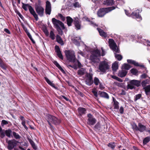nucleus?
<instances>
[{"instance_id": "13d9d810", "label": "nucleus", "mask_w": 150, "mask_h": 150, "mask_svg": "<svg viewBox=\"0 0 150 150\" xmlns=\"http://www.w3.org/2000/svg\"><path fill=\"white\" fill-rule=\"evenodd\" d=\"M59 16L61 18L62 20V21H64L65 20V17H64L61 14H60Z\"/></svg>"}, {"instance_id": "49530a36", "label": "nucleus", "mask_w": 150, "mask_h": 150, "mask_svg": "<svg viewBox=\"0 0 150 150\" xmlns=\"http://www.w3.org/2000/svg\"><path fill=\"white\" fill-rule=\"evenodd\" d=\"M11 131L10 130H6L5 131L6 135L9 137H10L11 136Z\"/></svg>"}, {"instance_id": "1a4fd4ad", "label": "nucleus", "mask_w": 150, "mask_h": 150, "mask_svg": "<svg viewBox=\"0 0 150 150\" xmlns=\"http://www.w3.org/2000/svg\"><path fill=\"white\" fill-rule=\"evenodd\" d=\"M93 75L92 73H87L86 75V79L85 82L86 84L91 86L92 85L93 83Z\"/></svg>"}, {"instance_id": "6e6d98bb", "label": "nucleus", "mask_w": 150, "mask_h": 150, "mask_svg": "<svg viewBox=\"0 0 150 150\" xmlns=\"http://www.w3.org/2000/svg\"><path fill=\"white\" fill-rule=\"evenodd\" d=\"M101 50H102V52L101 53V55L102 56H103L104 55H105V52L103 48H101Z\"/></svg>"}, {"instance_id": "864d4df0", "label": "nucleus", "mask_w": 150, "mask_h": 150, "mask_svg": "<svg viewBox=\"0 0 150 150\" xmlns=\"http://www.w3.org/2000/svg\"><path fill=\"white\" fill-rule=\"evenodd\" d=\"M74 6L76 7H79V4L78 2H75L74 4Z\"/></svg>"}, {"instance_id": "37998d69", "label": "nucleus", "mask_w": 150, "mask_h": 150, "mask_svg": "<svg viewBox=\"0 0 150 150\" xmlns=\"http://www.w3.org/2000/svg\"><path fill=\"white\" fill-rule=\"evenodd\" d=\"M108 146L111 148L112 149H114L115 146V143L113 142L109 144L108 145Z\"/></svg>"}, {"instance_id": "72a5a7b5", "label": "nucleus", "mask_w": 150, "mask_h": 150, "mask_svg": "<svg viewBox=\"0 0 150 150\" xmlns=\"http://www.w3.org/2000/svg\"><path fill=\"white\" fill-rule=\"evenodd\" d=\"M114 107V108L118 109L119 108V103L116 100H113Z\"/></svg>"}, {"instance_id": "9b49d317", "label": "nucleus", "mask_w": 150, "mask_h": 150, "mask_svg": "<svg viewBox=\"0 0 150 150\" xmlns=\"http://www.w3.org/2000/svg\"><path fill=\"white\" fill-rule=\"evenodd\" d=\"M88 117L87 123L90 125H94L96 123V119L91 114H88Z\"/></svg>"}, {"instance_id": "69168bd1", "label": "nucleus", "mask_w": 150, "mask_h": 150, "mask_svg": "<svg viewBox=\"0 0 150 150\" xmlns=\"http://www.w3.org/2000/svg\"><path fill=\"white\" fill-rule=\"evenodd\" d=\"M19 148L20 149L22 150H26V148H23L21 146H19Z\"/></svg>"}, {"instance_id": "6e6552de", "label": "nucleus", "mask_w": 150, "mask_h": 150, "mask_svg": "<svg viewBox=\"0 0 150 150\" xmlns=\"http://www.w3.org/2000/svg\"><path fill=\"white\" fill-rule=\"evenodd\" d=\"M140 85V82L138 80H133L130 81L129 84L127 85V88L132 89L134 88V86L138 87Z\"/></svg>"}, {"instance_id": "b1692460", "label": "nucleus", "mask_w": 150, "mask_h": 150, "mask_svg": "<svg viewBox=\"0 0 150 150\" xmlns=\"http://www.w3.org/2000/svg\"><path fill=\"white\" fill-rule=\"evenodd\" d=\"M86 72L85 69L82 68L78 70L77 73L78 75L81 76L84 74Z\"/></svg>"}, {"instance_id": "f257e3e1", "label": "nucleus", "mask_w": 150, "mask_h": 150, "mask_svg": "<svg viewBox=\"0 0 150 150\" xmlns=\"http://www.w3.org/2000/svg\"><path fill=\"white\" fill-rule=\"evenodd\" d=\"M108 42L110 48L112 49L115 54V58L119 61L121 60L122 59V57L121 55L115 53H119L120 51L114 40L112 39H109Z\"/></svg>"}, {"instance_id": "a878e982", "label": "nucleus", "mask_w": 150, "mask_h": 150, "mask_svg": "<svg viewBox=\"0 0 150 150\" xmlns=\"http://www.w3.org/2000/svg\"><path fill=\"white\" fill-rule=\"evenodd\" d=\"M127 62L128 63H130L134 64V66H139V65L138 63L136 62L135 61L131 60V59H127Z\"/></svg>"}, {"instance_id": "473e14b6", "label": "nucleus", "mask_w": 150, "mask_h": 150, "mask_svg": "<svg viewBox=\"0 0 150 150\" xmlns=\"http://www.w3.org/2000/svg\"><path fill=\"white\" fill-rule=\"evenodd\" d=\"M54 64L59 68V69L62 72H64L63 69L62 68L59 64L56 61H55L54 63Z\"/></svg>"}, {"instance_id": "052dcab7", "label": "nucleus", "mask_w": 150, "mask_h": 150, "mask_svg": "<svg viewBox=\"0 0 150 150\" xmlns=\"http://www.w3.org/2000/svg\"><path fill=\"white\" fill-rule=\"evenodd\" d=\"M126 94V92L124 90H122L121 93H120V94L121 95H125Z\"/></svg>"}, {"instance_id": "8fccbe9b", "label": "nucleus", "mask_w": 150, "mask_h": 150, "mask_svg": "<svg viewBox=\"0 0 150 150\" xmlns=\"http://www.w3.org/2000/svg\"><path fill=\"white\" fill-rule=\"evenodd\" d=\"M115 84L116 86L120 87H122L123 84L122 83H120L119 82H115Z\"/></svg>"}, {"instance_id": "4d7b16f0", "label": "nucleus", "mask_w": 150, "mask_h": 150, "mask_svg": "<svg viewBox=\"0 0 150 150\" xmlns=\"http://www.w3.org/2000/svg\"><path fill=\"white\" fill-rule=\"evenodd\" d=\"M1 133V138H3L5 136V134L4 132H3L2 131L0 132Z\"/></svg>"}, {"instance_id": "58836bf2", "label": "nucleus", "mask_w": 150, "mask_h": 150, "mask_svg": "<svg viewBox=\"0 0 150 150\" xmlns=\"http://www.w3.org/2000/svg\"><path fill=\"white\" fill-rule=\"evenodd\" d=\"M50 37L52 40L55 39V35L52 31H51L50 33Z\"/></svg>"}, {"instance_id": "39448f33", "label": "nucleus", "mask_w": 150, "mask_h": 150, "mask_svg": "<svg viewBox=\"0 0 150 150\" xmlns=\"http://www.w3.org/2000/svg\"><path fill=\"white\" fill-rule=\"evenodd\" d=\"M110 67L108 62L106 61L101 62L99 64V69L101 72H105Z\"/></svg>"}, {"instance_id": "2eb2a0df", "label": "nucleus", "mask_w": 150, "mask_h": 150, "mask_svg": "<svg viewBox=\"0 0 150 150\" xmlns=\"http://www.w3.org/2000/svg\"><path fill=\"white\" fill-rule=\"evenodd\" d=\"M28 9L31 14L33 16L35 19L37 21H38V16L36 13L33 7L31 6H29L28 7Z\"/></svg>"}, {"instance_id": "79ce46f5", "label": "nucleus", "mask_w": 150, "mask_h": 150, "mask_svg": "<svg viewBox=\"0 0 150 150\" xmlns=\"http://www.w3.org/2000/svg\"><path fill=\"white\" fill-rule=\"evenodd\" d=\"M0 66H1L3 69H6L5 66L3 63V62L0 58Z\"/></svg>"}, {"instance_id": "a19ab883", "label": "nucleus", "mask_w": 150, "mask_h": 150, "mask_svg": "<svg viewBox=\"0 0 150 150\" xmlns=\"http://www.w3.org/2000/svg\"><path fill=\"white\" fill-rule=\"evenodd\" d=\"M141 96L142 95L141 94H139L137 95H136L134 99V101H136L138 100L139 99Z\"/></svg>"}, {"instance_id": "bf43d9fd", "label": "nucleus", "mask_w": 150, "mask_h": 150, "mask_svg": "<svg viewBox=\"0 0 150 150\" xmlns=\"http://www.w3.org/2000/svg\"><path fill=\"white\" fill-rule=\"evenodd\" d=\"M23 8L25 10H27V6L26 5H25L23 4V5L22 6Z\"/></svg>"}, {"instance_id": "dca6fc26", "label": "nucleus", "mask_w": 150, "mask_h": 150, "mask_svg": "<svg viewBox=\"0 0 150 150\" xmlns=\"http://www.w3.org/2000/svg\"><path fill=\"white\" fill-rule=\"evenodd\" d=\"M127 72L126 70L122 69V70L119 71L118 74V76L122 77L125 76L127 73Z\"/></svg>"}, {"instance_id": "a18cd8bd", "label": "nucleus", "mask_w": 150, "mask_h": 150, "mask_svg": "<svg viewBox=\"0 0 150 150\" xmlns=\"http://www.w3.org/2000/svg\"><path fill=\"white\" fill-rule=\"evenodd\" d=\"M131 72L133 74L135 75L137 73L138 71L136 69H133L131 70Z\"/></svg>"}, {"instance_id": "f8f14e48", "label": "nucleus", "mask_w": 150, "mask_h": 150, "mask_svg": "<svg viewBox=\"0 0 150 150\" xmlns=\"http://www.w3.org/2000/svg\"><path fill=\"white\" fill-rule=\"evenodd\" d=\"M18 142L15 140H13L8 141V149L9 150H12L14 146H16Z\"/></svg>"}, {"instance_id": "cd10ccee", "label": "nucleus", "mask_w": 150, "mask_h": 150, "mask_svg": "<svg viewBox=\"0 0 150 150\" xmlns=\"http://www.w3.org/2000/svg\"><path fill=\"white\" fill-rule=\"evenodd\" d=\"M78 112L79 114L82 115L86 113V110L84 108H79L78 109Z\"/></svg>"}, {"instance_id": "09e8293b", "label": "nucleus", "mask_w": 150, "mask_h": 150, "mask_svg": "<svg viewBox=\"0 0 150 150\" xmlns=\"http://www.w3.org/2000/svg\"><path fill=\"white\" fill-rule=\"evenodd\" d=\"M8 122L4 120H3L1 121V125L3 126L4 125L8 124Z\"/></svg>"}, {"instance_id": "aec40b11", "label": "nucleus", "mask_w": 150, "mask_h": 150, "mask_svg": "<svg viewBox=\"0 0 150 150\" xmlns=\"http://www.w3.org/2000/svg\"><path fill=\"white\" fill-rule=\"evenodd\" d=\"M97 29L98 30L99 33V34L101 36L105 38L107 37V34H106V33L103 30L99 28H97Z\"/></svg>"}, {"instance_id": "4c0bfd02", "label": "nucleus", "mask_w": 150, "mask_h": 150, "mask_svg": "<svg viewBox=\"0 0 150 150\" xmlns=\"http://www.w3.org/2000/svg\"><path fill=\"white\" fill-rule=\"evenodd\" d=\"M132 127L134 131H138V126L135 123L133 124L132 125Z\"/></svg>"}, {"instance_id": "bb28decb", "label": "nucleus", "mask_w": 150, "mask_h": 150, "mask_svg": "<svg viewBox=\"0 0 150 150\" xmlns=\"http://www.w3.org/2000/svg\"><path fill=\"white\" fill-rule=\"evenodd\" d=\"M67 23L69 26L71 25V23L73 21L72 19L69 16L67 17Z\"/></svg>"}, {"instance_id": "9d476101", "label": "nucleus", "mask_w": 150, "mask_h": 150, "mask_svg": "<svg viewBox=\"0 0 150 150\" xmlns=\"http://www.w3.org/2000/svg\"><path fill=\"white\" fill-rule=\"evenodd\" d=\"M100 55V51L98 50H95L93 52L92 55L90 57V59L93 61H95V59Z\"/></svg>"}, {"instance_id": "4be33fe9", "label": "nucleus", "mask_w": 150, "mask_h": 150, "mask_svg": "<svg viewBox=\"0 0 150 150\" xmlns=\"http://www.w3.org/2000/svg\"><path fill=\"white\" fill-rule=\"evenodd\" d=\"M103 1L104 4L107 5H112L113 4V0H103Z\"/></svg>"}, {"instance_id": "5701e85b", "label": "nucleus", "mask_w": 150, "mask_h": 150, "mask_svg": "<svg viewBox=\"0 0 150 150\" xmlns=\"http://www.w3.org/2000/svg\"><path fill=\"white\" fill-rule=\"evenodd\" d=\"M118 62H115L112 65V68L113 71H115L118 69Z\"/></svg>"}, {"instance_id": "423d86ee", "label": "nucleus", "mask_w": 150, "mask_h": 150, "mask_svg": "<svg viewBox=\"0 0 150 150\" xmlns=\"http://www.w3.org/2000/svg\"><path fill=\"white\" fill-rule=\"evenodd\" d=\"M52 21L54 27L57 29H60V27L63 29H64V24L62 22L54 18H52Z\"/></svg>"}, {"instance_id": "412c9836", "label": "nucleus", "mask_w": 150, "mask_h": 150, "mask_svg": "<svg viewBox=\"0 0 150 150\" xmlns=\"http://www.w3.org/2000/svg\"><path fill=\"white\" fill-rule=\"evenodd\" d=\"M138 129L141 132H142L145 130L146 127L145 126L142 125V124L139 123L138 125Z\"/></svg>"}, {"instance_id": "3c124183", "label": "nucleus", "mask_w": 150, "mask_h": 150, "mask_svg": "<svg viewBox=\"0 0 150 150\" xmlns=\"http://www.w3.org/2000/svg\"><path fill=\"white\" fill-rule=\"evenodd\" d=\"M90 24L93 27L97 26H98L95 23L92 21L90 22Z\"/></svg>"}, {"instance_id": "c03bdc74", "label": "nucleus", "mask_w": 150, "mask_h": 150, "mask_svg": "<svg viewBox=\"0 0 150 150\" xmlns=\"http://www.w3.org/2000/svg\"><path fill=\"white\" fill-rule=\"evenodd\" d=\"M13 136L16 139H18L20 138V137L19 135L15 132H13Z\"/></svg>"}, {"instance_id": "5fc2aeb1", "label": "nucleus", "mask_w": 150, "mask_h": 150, "mask_svg": "<svg viewBox=\"0 0 150 150\" xmlns=\"http://www.w3.org/2000/svg\"><path fill=\"white\" fill-rule=\"evenodd\" d=\"M120 111L121 114H122L124 112V109L122 107H121L120 109Z\"/></svg>"}, {"instance_id": "338daca9", "label": "nucleus", "mask_w": 150, "mask_h": 150, "mask_svg": "<svg viewBox=\"0 0 150 150\" xmlns=\"http://www.w3.org/2000/svg\"><path fill=\"white\" fill-rule=\"evenodd\" d=\"M19 148L20 149L22 150H26V148H23L21 146H19Z\"/></svg>"}, {"instance_id": "680f3d73", "label": "nucleus", "mask_w": 150, "mask_h": 150, "mask_svg": "<svg viewBox=\"0 0 150 150\" xmlns=\"http://www.w3.org/2000/svg\"><path fill=\"white\" fill-rule=\"evenodd\" d=\"M83 19L84 21H89V19L86 17H83Z\"/></svg>"}, {"instance_id": "de8ad7c7", "label": "nucleus", "mask_w": 150, "mask_h": 150, "mask_svg": "<svg viewBox=\"0 0 150 150\" xmlns=\"http://www.w3.org/2000/svg\"><path fill=\"white\" fill-rule=\"evenodd\" d=\"M92 92L94 94V95L96 97H97L98 94L97 90L95 89H93L92 90Z\"/></svg>"}, {"instance_id": "e433bc0d", "label": "nucleus", "mask_w": 150, "mask_h": 150, "mask_svg": "<svg viewBox=\"0 0 150 150\" xmlns=\"http://www.w3.org/2000/svg\"><path fill=\"white\" fill-rule=\"evenodd\" d=\"M146 94L150 91V85L144 88Z\"/></svg>"}, {"instance_id": "f03ea898", "label": "nucleus", "mask_w": 150, "mask_h": 150, "mask_svg": "<svg viewBox=\"0 0 150 150\" xmlns=\"http://www.w3.org/2000/svg\"><path fill=\"white\" fill-rule=\"evenodd\" d=\"M46 119L49 124L51 127H52V124L58 125L60 123V120L55 116L50 115H47L46 116Z\"/></svg>"}, {"instance_id": "c85d7f7f", "label": "nucleus", "mask_w": 150, "mask_h": 150, "mask_svg": "<svg viewBox=\"0 0 150 150\" xmlns=\"http://www.w3.org/2000/svg\"><path fill=\"white\" fill-rule=\"evenodd\" d=\"M80 39L81 38L80 37H78V38L77 37H75V38L73 40V42L75 45L77 46H79L80 45V43L79 41L77 40H80Z\"/></svg>"}, {"instance_id": "603ef678", "label": "nucleus", "mask_w": 150, "mask_h": 150, "mask_svg": "<svg viewBox=\"0 0 150 150\" xmlns=\"http://www.w3.org/2000/svg\"><path fill=\"white\" fill-rule=\"evenodd\" d=\"M26 33L27 34V35L28 36L29 38L30 39V40H31L32 39H33L30 34L28 32V31L27 30L26 31Z\"/></svg>"}, {"instance_id": "e2e57ef3", "label": "nucleus", "mask_w": 150, "mask_h": 150, "mask_svg": "<svg viewBox=\"0 0 150 150\" xmlns=\"http://www.w3.org/2000/svg\"><path fill=\"white\" fill-rule=\"evenodd\" d=\"M4 31L6 32V33H8V34H10V32L7 29H4Z\"/></svg>"}, {"instance_id": "f3484780", "label": "nucleus", "mask_w": 150, "mask_h": 150, "mask_svg": "<svg viewBox=\"0 0 150 150\" xmlns=\"http://www.w3.org/2000/svg\"><path fill=\"white\" fill-rule=\"evenodd\" d=\"M55 49L56 52L57 53L58 56L61 59H63V57L60 50L59 47L57 46H55Z\"/></svg>"}, {"instance_id": "2f4dec72", "label": "nucleus", "mask_w": 150, "mask_h": 150, "mask_svg": "<svg viewBox=\"0 0 150 150\" xmlns=\"http://www.w3.org/2000/svg\"><path fill=\"white\" fill-rule=\"evenodd\" d=\"M122 69H125L126 70H129L131 68L130 65L128 64H124L122 66Z\"/></svg>"}, {"instance_id": "774afa93", "label": "nucleus", "mask_w": 150, "mask_h": 150, "mask_svg": "<svg viewBox=\"0 0 150 150\" xmlns=\"http://www.w3.org/2000/svg\"><path fill=\"white\" fill-rule=\"evenodd\" d=\"M116 80H117L118 81H119V82H122L123 81L122 80V79L118 78V77H117Z\"/></svg>"}, {"instance_id": "4468645a", "label": "nucleus", "mask_w": 150, "mask_h": 150, "mask_svg": "<svg viewBox=\"0 0 150 150\" xmlns=\"http://www.w3.org/2000/svg\"><path fill=\"white\" fill-rule=\"evenodd\" d=\"M51 9L50 3L48 1H47L46 2V13L47 14L50 15L51 13Z\"/></svg>"}, {"instance_id": "ea45409f", "label": "nucleus", "mask_w": 150, "mask_h": 150, "mask_svg": "<svg viewBox=\"0 0 150 150\" xmlns=\"http://www.w3.org/2000/svg\"><path fill=\"white\" fill-rule=\"evenodd\" d=\"M150 140V137H147L145 138L144 140H143V143L144 144H146L147 143H148Z\"/></svg>"}, {"instance_id": "c9c22d12", "label": "nucleus", "mask_w": 150, "mask_h": 150, "mask_svg": "<svg viewBox=\"0 0 150 150\" xmlns=\"http://www.w3.org/2000/svg\"><path fill=\"white\" fill-rule=\"evenodd\" d=\"M149 80L146 79L142 81V85L143 87H144L145 86L146 84H149Z\"/></svg>"}, {"instance_id": "c756f323", "label": "nucleus", "mask_w": 150, "mask_h": 150, "mask_svg": "<svg viewBox=\"0 0 150 150\" xmlns=\"http://www.w3.org/2000/svg\"><path fill=\"white\" fill-rule=\"evenodd\" d=\"M28 140L29 142L30 143V144H31V145L32 146L33 148L35 150L36 149L37 147L36 146L35 143L33 141V140L32 139H31L29 138H28Z\"/></svg>"}, {"instance_id": "7c9ffc66", "label": "nucleus", "mask_w": 150, "mask_h": 150, "mask_svg": "<svg viewBox=\"0 0 150 150\" xmlns=\"http://www.w3.org/2000/svg\"><path fill=\"white\" fill-rule=\"evenodd\" d=\"M45 78L46 81L51 86H52L53 88H56L54 84L52 83L47 78L45 77Z\"/></svg>"}, {"instance_id": "f704fd0d", "label": "nucleus", "mask_w": 150, "mask_h": 150, "mask_svg": "<svg viewBox=\"0 0 150 150\" xmlns=\"http://www.w3.org/2000/svg\"><path fill=\"white\" fill-rule=\"evenodd\" d=\"M94 83L96 85H98L100 83L99 79L96 77H95L94 79Z\"/></svg>"}, {"instance_id": "7ed1b4c3", "label": "nucleus", "mask_w": 150, "mask_h": 150, "mask_svg": "<svg viewBox=\"0 0 150 150\" xmlns=\"http://www.w3.org/2000/svg\"><path fill=\"white\" fill-rule=\"evenodd\" d=\"M65 53L67 59L70 62H75L76 58L74 51L71 50H66L65 51Z\"/></svg>"}, {"instance_id": "0e129e2a", "label": "nucleus", "mask_w": 150, "mask_h": 150, "mask_svg": "<svg viewBox=\"0 0 150 150\" xmlns=\"http://www.w3.org/2000/svg\"><path fill=\"white\" fill-rule=\"evenodd\" d=\"M147 77L146 75L145 74H143L141 75L142 78H145Z\"/></svg>"}, {"instance_id": "0eeeda50", "label": "nucleus", "mask_w": 150, "mask_h": 150, "mask_svg": "<svg viewBox=\"0 0 150 150\" xmlns=\"http://www.w3.org/2000/svg\"><path fill=\"white\" fill-rule=\"evenodd\" d=\"M126 15L128 16H131L133 18H136L138 20V21H139L142 20V18L140 15L139 14V10H137L136 12H133L131 14L129 13L128 12L125 10Z\"/></svg>"}, {"instance_id": "393cba45", "label": "nucleus", "mask_w": 150, "mask_h": 150, "mask_svg": "<svg viewBox=\"0 0 150 150\" xmlns=\"http://www.w3.org/2000/svg\"><path fill=\"white\" fill-rule=\"evenodd\" d=\"M56 40L57 42L61 44V45H63L64 44L63 42L61 39V37L59 35H57L56 36Z\"/></svg>"}, {"instance_id": "a211bd4d", "label": "nucleus", "mask_w": 150, "mask_h": 150, "mask_svg": "<svg viewBox=\"0 0 150 150\" xmlns=\"http://www.w3.org/2000/svg\"><path fill=\"white\" fill-rule=\"evenodd\" d=\"M98 93L100 96L106 99L109 98L108 95L106 93L104 92L99 91Z\"/></svg>"}, {"instance_id": "6ab92c4d", "label": "nucleus", "mask_w": 150, "mask_h": 150, "mask_svg": "<svg viewBox=\"0 0 150 150\" xmlns=\"http://www.w3.org/2000/svg\"><path fill=\"white\" fill-rule=\"evenodd\" d=\"M74 23L75 26L77 29H80L81 28V24L80 22L79 21L78 18L75 19Z\"/></svg>"}, {"instance_id": "20e7f679", "label": "nucleus", "mask_w": 150, "mask_h": 150, "mask_svg": "<svg viewBox=\"0 0 150 150\" xmlns=\"http://www.w3.org/2000/svg\"><path fill=\"white\" fill-rule=\"evenodd\" d=\"M115 8V7L114 6L107 8H100L99 9L97 12V14L98 16L99 17H103L106 13L110 11H111Z\"/></svg>"}, {"instance_id": "ddd939ff", "label": "nucleus", "mask_w": 150, "mask_h": 150, "mask_svg": "<svg viewBox=\"0 0 150 150\" xmlns=\"http://www.w3.org/2000/svg\"><path fill=\"white\" fill-rule=\"evenodd\" d=\"M35 9L37 13L39 16H43L44 12V9L42 6L39 5H36L35 6Z\"/></svg>"}]
</instances>
